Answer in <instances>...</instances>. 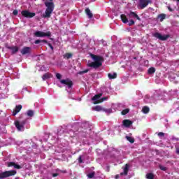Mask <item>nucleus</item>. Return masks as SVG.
<instances>
[{"label":"nucleus","instance_id":"4c0bfd02","mask_svg":"<svg viewBox=\"0 0 179 179\" xmlns=\"http://www.w3.org/2000/svg\"><path fill=\"white\" fill-rule=\"evenodd\" d=\"M56 78L57 79H62V76L59 73H56Z\"/></svg>","mask_w":179,"mask_h":179},{"label":"nucleus","instance_id":"aec40b11","mask_svg":"<svg viewBox=\"0 0 179 179\" xmlns=\"http://www.w3.org/2000/svg\"><path fill=\"white\" fill-rule=\"evenodd\" d=\"M51 76H52V75L50 73H45V74H43V76H42V79L43 80H47V79H50V78H51Z\"/></svg>","mask_w":179,"mask_h":179},{"label":"nucleus","instance_id":"a878e982","mask_svg":"<svg viewBox=\"0 0 179 179\" xmlns=\"http://www.w3.org/2000/svg\"><path fill=\"white\" fill-rule=\"evenodd\" d=\"M108 76L109 79H115L117 78V73H114L113 74L108 73Z\"/></svg>","mask_w":179,"mask_h":179},{"label":"nucleus","instance_id":"6ab92c4d","mask_svg":"<svg viewBox=\"0 0 179 179\" xmlns=\"http://www.w3.org/2000/svg\"><path fill=\"white\" fill-rule=\"evenodd\" d=\"M120 18H121V20L123 23L124 24H127L128 23V17H127V15H125L124 14H122L120 15Z\"/></svg>","mask_w":179,"mask_h":179},{"label":"nucleus","instance_id":"58836bf2","mask_svg":"<svg viewBox=\"0 0 179 179\" xmlns=\"http://www.w3.org/2000/svg\"><path fill=\"white\" fill-rule=\"evenodd\" d=\"M17 13H19V12L17 11V10H14L13 11V15H14V16H17Z\"/></svg>","mask_w":179,"mask_h":179},{"label":"nucleus","instance_id":"f03ea898","mask_svg":"<svg viewBox=\"0 0 179 179\" xmlns=\"http://www.w3.org/2000/svg\"><path fill=\"white\" fill-rule=\"evenodd\" d=\"M45 6L46 7V10L43 14V17H44V19H50L51 15H52V12H54L55 5L52 1H45Z\"/></svg>","mask_w":179,"mask_h":179},{"label":"nucleus","instance_id":"2f4dec72","mask_svg":"<svg viewBox=\"0 0 179 179\" xmlns=\"http://www.w3.org/2000/svg\"><path fill=\"white\" fill-rule=\"evenodd\" d=\"M87 72H89V69H85L83 71H79L78 73V75H83V73H87Z\"/></svg>","mask_w":179,"mask_h":179},{"label":"nucleus","instance_id":"39448f33","mask_svg":"<svg viewBox=\"0 0 179 179\" xmlns=\"http://www.w3.org/2000/svg\"><path fill=\"white\" fill-rule=\"evenodd\" d=\"M14 124L17 131H22V129H24V125H26V120H23L22 122H20L19 120H15Z\"/></svg>","mask_w":179,"mask_h":179},{"label":"nucleus","instance_id":"49530a36","mask_svg":"<svg viewBox=\"0 0 179 179\" xmlns=\"http://www.w3.org/2000/svg\"><path fill=\"white\" fill-rule=\"evenodd\" d=\"M52 177H58V173H53Z\"/></svg>","mask_w":179,"mask_h":179},{"label":"nucleus","instance_id":"79ce46f5","mask_svg":"<svg viewBox=\"0 0 179 179\" xmlns=\"http://www.w3.org/2000/svg\"><path fill=\"white\" fill-rule=\"evenodd\" d=\"M78 162L79 163H83V159H82V156H80L78 158Z\"/></svg>","mask_w":179,"mask_h":179},{"label":"nucleus","instance_id":"f3484780","mask_svg":"<svg viewBox=\"0 0 179 179\" xmlns=\"http://www.w3.org/2000/svg\"><path fill=\"white\" fill-rule=\"evenodd\" d=\"M85 13L87 16H88L89 19H92L93 17V13H92V11L89 8L85 9Z\"/></svg>","mask_w":179,"mask_h":179},{"label":"nucleus","instance_id":"bb28decb","mask_svg":"<svg viewBox=\"0 0 179 179\" xmlns=\"http://www.w3.org/2000/svg\"><path fill=\"white\" fill-rule=\"evenodd\" d=\"M27 115L28 117H33L34 115V111H33L32 110H27Z\"/></svg>","mask_w":179,"mask_h":179},{"label":"nucleus","instance_id":"9d476101","mask_svg":"<svg viewBox=\"0 0 179 179\" xmlns=\"http://www.w3.org/2000/svg\"><path fill=\"white\" fill-rule=\"evenodd\" d=\"M128 17H129V19H137V20H138L139 22H141V17H139V15H138V14H136L135 12L134 11H131L129 13L127 14Z\"/></svg>","mask_w":179,"mask_h":179},{"label":"nucleus","instance_id":"6e6552de","mask_svg":"<svg viewBox=\"0 0 179 179\" xmlns=\"http://www.w3.org/2000/svg\"><path fill=\"white\" fill-rule=\"evenodd\" d=\"M21 14L24 17L31 19L36 16V13H30L29 10H22Z\"/></svg>","mask_w":179,"mask_h":179},{"label":"nucleus","instance_id":"a18cd8bd","mask_svg":"<svg viewBox=\"0 0 179 179\" xmlns=\"http://www.w3.org/2000/svg\"><path fill=\"white\" fill-rule=\"evenodd\" d=\"M168 9H169V10L170 12H173V10H172L171 7L168 6Z\"/></svg>","mask_w":179,"mask_h":179},{"label":"nucleus","instance_id":"72a5a7b5","mask_svg":"<svg viewBox=\"0 0 179 179\" xmlns=\"http://www.w3.org/2000/svg\"><path fill=\"white\" fill-rule=\"evenodd\" d=\"M159 167L160 170H162V171H167V168L165 166H163L162 165H159Z\"/></svg>","mask_w":179,"mask_h":179},{"label":"nucleus","instance_id":"412c9836","mask_svg":"<svg viewBox=\"0 0 179 179\" xmlns=\"http://www.w3.org/2000/svg\"><path fill=\"white\" fill-rule=\"evenodd\" d=\"M106 100H108V97L105 96L101 98L99 101H94V104H99L100 103H103V101H106Z\"/></svg>","mask_w":179,"mask_h":179},{"label":"nucleus","instance_id":"393cba45","mask_svg":"<svg viewBox=\"0 0 179 179\" xmlns=\"http://www.w3.org/2000/svg\"><path fill=\"white\" fill-rule=\"evenodd\" d=\"M145 178L147 179H155V174L152 173H148L146 174Z\"/></svg>","mask_w":179,"mask_h":179},{"label":"nucleus","instance_id":"7c9ffc66","mask_svg":"<svg viewBox=\"0 0 179 179\" xmlns=\"http://www.w3.org/2000/svg\"><path fill=\"white\" fill-rule=\"evenodd\" d=\"M95 111H101L103 110V108L101 106H96L94 107Z\"/></svg>","mask_w":179,"mask_h":179},{"label":"nucleus","instance_id":"4468645a","mask_svg":"<svg viewBox=\"0 0 179 179\" xmlns=\"http://www.w3.org/2000/svg\"><path fill=\"white\" fill-rule=\"evenodd\" d=\"M22 107L23 106L22 105H18V106H15V110L13 111V117H15V115H16V114H17V113H20V110H22Z\"/></svg>","mask_w":179,"mask_h":179},{"label":"nucleus","instance_id":"f257e3e1","mask_svg":"<svg viewBox=\"0 0 179 179\" xmlns=\"http://www.w3.org/2000/svg\"><path fill=\"white\" fill-rule=\"evenodd\" d=\"M91 58L94 60V62L91 63H88L87 64V66H89L90 68H93L94 69H97L98 68H100L103 65V61H104V59L101 56L95 55L94 54L90 55Z\"/></svg>","mask_w":179,"mask_h":179},{"label":"nucleus","instance_id":"2eb2a0df","mask_svg":"<svg viewBox=\"0 0 179 179\" xmlns=\"http://www.w3.org/2000/svg\"><path fill=\"white\" fill-rule=\"evenodd\" d=\"M133 122L132 121L129 120H124L122 122V124L124 125V127H125L126 128H129V127L131 125H132Z\"/></svg>","mask_w":179,"mask_h":179},{"label":"nucleus","instance_id":"ddd939ff","mask_svg":"<svg viewBox=\"0 0 179 179\" xmlns=\"http://www.w3.org/2000/svg\"><path fill=\"white\" fill-rule=\"evenodd\" d=\"M128 171H129V164H126L124 168V172L120 173V176H128Z\"/></svg>","mask_w":179,"mask_h":179},{"label":"nucleus","instance_id":"9b49d317","mask_svg":"<svg viewBox=\"0 0 179 179\" xmlns=\"http://www.w3.org/2000/svg\"><path fill=\"white\" fill-rule=\"evenodd\" d=\"M31 52V48L24 47L21 50V54L22 55H26L27 54H30Z\"/></svg>","mask_w":179,"mask_h":179},{"label":"nucleus","instance_id":"1a4fd4ad","mask_svg":"<svg viewBox=\"0 0 179 179\" xmlns=\"http://www.w3.org/2000/svg\"><path fill=\"white\" fill-rule=\"evenodd\" d=\"M149 3H150V1H140L137 8L138 9H145V8H146Z\"/></svg>","mask_w":179,"mask_h":179},{"label":"nucleus","instance_id":"a211bd4d","mask_svg":"<svg viewBox=\"0 0 179 179\" xmlns=\"http://www.w3.org/2000/svg\"><path fill=\"white\" fill-rule=\"evenodd\" d=\"M101 96H103L102 93L96 94L95 96H93V98L92 99V100L93 101H100V100H99V99H100V97H101Z\"/></svg>","mask_w":179,"mask_h":179},{"label":"nucleus","instance_id":"c756f323","mask_svg":"<svg viewBox=\"0 0 179 179\" xmlns=\"http://www.w3.org/2000/svg\"><path fill=\"white\" fill-rule=\"evenodd\" d=\"M128 113H129V109H128V108L124 109V110L121 112L122 115H127V114H128Z\"/></svg>","mask_w":179,"mask_h":179},{"label":"nucleus","instance_id":"7ed1b4c3","mask_svg":"<svg viewBox=\"0 0 179 179\" xmlns=\"http://www.w3.org/2000/svg\"><path fill=\"white\" fill-rule=\"evenodd\" d=\"M153 37H155V38H158V40H160V41H166L169 38H170V35H162V34L159 32H155L152 34Z\"/></svg>","mask_w":179,"mask_h":179},{"label":"nucleus","instance_id":"de8ad7c7","mask_svg":"<svg viewBox=\"0 0 179 179\" xmlns=\"http://www.w3.org/2000/svg\"><path fill=\"white\" fill-rule=\"evenodd\" d=\"M115 179H118L120 178V175H116L115 177Z\"/></svg>","mask_w":179,"mask_h":179},{"label":"nucleus","instance_id":"423d86ee","mask_svg":"<svg viewBox=\"0 0 179 179\" xmlns=\"http://www.w3.org/2000/svg\"><path fill=\"white\" fill-rule=\"evenodd\" d=\"M35 37H51V31L43 32L37 31L34 34Z\"/></svg>","mask_w":179,"mask_h":179},{"label":"nucleus","instance_id":"c9c22d12","mask_svg":"<svg viewBox=\"0 0 179 179\" xmlns=\"http://www.w3.org/2000/svg\"><path fill=\"white\" fill-rule=\"evenodd\" d=\"M87 177H88V178H93V177H94V172H92V173H89V174L87 175Z\"/></svg>","mask_w":179,"mask_h":179},{"label":"nucleus","instance_id":"a19ab883","mask_svg":"<svg viewBox=\"0 0 179 179\" xmlns=\"http://www.w3.org/2000/svg\"><path fill=\"white\" fill-rule=\"evenodd\" d=\"M48 47H50V50H52V51H54V47L52 46V45L51 43H48Z\"/></svg>","mask_w":179,"mask_h":179},{"label":"nucleus","instance_id":"c85d7f7f","mask_svg":"<svg viewBox=\"0 0 179 179\" xmlns=\"http://www.w3.org/2000/svg\"><path fill=\"white\" fill-rule=\"evenodd\" d=\"M127 141L130 142V143H134L135 142V138L131 137V136H126Z\"/></svg>","mask_w":179,"mask_h":179},{"label":"nucleus","instance_id":"ea45409f","mask_svg":"<svg viewBox=\"0 0 179 179\" xmlns=\"http://www.w3.org/2000/svg\"><path fill=\"white\" fill-rule=\"evenodd\" d=\"M103 111H105V113H108V114L111 113V111H113L111 109H105L103 110Z\"/></svg>","mask_w":179,"mask_h":179},{"label":"nucleus","instance_id":"dca6fc26","mask_svg":"<svg viewBox=\"0 0 179 179\" xmlns=\"http://www.w3.org/2000/svg\"><path fill=\"white\" fill-rule=\"evenodd\" d=\"M73 57V54L71 52H66L63 55L64 59H71Z\"/></svg>","mask_w":179,"mask_h":179},{"label":"nucleus","instance_id":"f704fd0d","mask_svg":"<svg viewBox=\"0 0 179 179\" xmlns=\"http://www.w3.org/2000/svg\"><path fill=\"white\" fill-rule=\"evenodd\" d=\"M14 169H17V170H20V169H22V166H20V165L19 164H15Z\"/></svg>","mask_w":179,"mask_h":179},{"label":"nucleus","instance_id":"5701e85b","mask_svg":"<svg viewBox=\"0 0 179 179\" xmlns=\"http://www.w3.org/2000/svg\"><path fill=\"white\" fill-rule=\"evenodd\" d=\"M155 72H156V69L155 67H150L148 70V75H153V73H155Z\"/></svg>","mask_w":179,"mask_h":179},{"label":"nucleus","instance_id":"8fccbe9b","mask_svg":"<svg viewBox=\"0 0 179 179\" xmlns=\"http://www.w3.org/2000/svg\"><path fill=\"white\" fill-rule=\"evenodd\" d=\"M178 1H179V0H178Z\"/></svg>","mask_w":179,"mask_h":179},{"label":"nucleus","instance_id":"473e14b6","mask_svg":"<svg viewBox=\"0 0 179 179\" xmlns=\"http://www.w3.org/2000/svg\"><path fill=\"white\" fill-rule=\"evenodd\" d=\"M15 164L16 163H15V162H8V167H15Z\"/></svg>","mask_w":179,"mask_h":179},{"label":"nucleus","instance_id":"09e8293b","mask_svg":"<svg viewBox=\"0 0 179 179\" xmlns=\"http://www.w3.org/2000/svg\"><path fill=\"white\" fill-rule=\"evenodd\" d=\"M134 59H136V57H134Z\"/></svg>","mask_w":179,"mask_h":179},{"label":"nucleus","instance_id":"0eeeda50","mask_svg":"<svg viewBox=\"0 0 179 179\" xmlns=\"http://www.w3.org/2000/svg\"><path fill=\"white\" fill-rule=\"evenodd\" d=\"M60 83H62V85H65V86H67V87H69V89H71V87H72V86H73V82H72L71 80V79H69V78L61 80Z\"/></svg>","mask_w":179,"mask_h":179},{"label":"nucleus","instance_id":"4be33fe9","mask_svg":"<svg viewBox=\"0 0 179 179\" xmlns=\"http://www.w3.org/2000/svg\"><path fill=\"white\" fill-rule=\"evenodd\" d=\"M157 19L159 20V22H163L164 20V19H166V14L162 13V14L158 15Z\"/></svg>","mask_w":179,"mask_h":179},{"label":"nucleus","instance_id":"b1692460","mask_svg":"<svg viewBox=\"0 0 179 179\" xmlns=\"http://www.w3.org/2000/svg\"><path fill=\"white\" fill-rule=\"evenodd\" d=\"M40 43H44L45 44H48V41L47 40H36L34 41V44H40Z\"/></svg>","mask_w":179,"mask_h":179},{"label":"nucleus","instance_id":"c03bdc74","mask_svg":"<svg viewBox=\"0 0 179 179\" xmlns=\"http://www.w3.org/2000/svg\"><path fill=\"white\" fill-rule=\"evenodd\" d=\"M176 155H179V148H176Z\"/></svg>","mask_w":179,"mask_h":179},{"label":"nucleus","instance_id":"e433bc0d","mask_svg":"<svg viewBox=\"0 0 179 179\" xmlns=\"http://www.w3.org/2000/svg\"><path fill=\"white\" fill-rule=\"evenodd\" d=\"M133 24H135V21H134V20H130L129 22V26H133Z\"/></svg>","mask_w":179,"mask_h":179},{"label":"nucleus","instance_id":"37998d69","mask_svg":"<svg viewBox=\"0 0 179 179\" xmlns=\"http://www.w3.org/2000/svg\"><path fill=\"white\" fill-rule=\"evenodd\" d=\"M158 136H164V133L163 132L158 133Z\"/></svg>","mask_w":179,"mask_h":179},{"label":"nucleus","instance_id":"f8f14e48","mask_svg":"<svg viewBox=\"0 0 179 179\" xmlns=\"http://www.w3.org/2000/svg\"><path fill=\"white\" fill-rule=\"evenodd\" d=\"M7 48L8 50H11V54L13 55L15 54H16V52H17L19 51V47L17 46H7Z\"/></svg>","mask_w":179,"mask_h":179},{"label":"nucleus","instance_id":"cd10ccee","mask_svg":"<svg viewBox=\"0 0 179 179\" xmlns=\"http://www.w3.org/2000/svg\"><path fill=\"white\" fill-rule=\"evenodd\" d=\"M142 111L144 113V114H148V113L150 111L149 107L144 106L142 109Z\"/></svg>","mask_w":179,"mask_h":179},{"label":"nucleus","instance_id":"20e7f679","mask_svg":"<svg viewBox=\"0 0 179 179\" xmlns=\"http://www.w3.org/2000/svg\"><path fill=\"white\" fill-rule=\"evenodd\" d=\"M15 174H16V171L15 170L1 172L0 173V179L6 178L8 177L15 176Z\"/></svg>","mask_w":179,"mask_h":179}]
</instances>
